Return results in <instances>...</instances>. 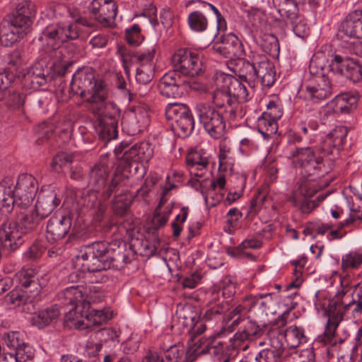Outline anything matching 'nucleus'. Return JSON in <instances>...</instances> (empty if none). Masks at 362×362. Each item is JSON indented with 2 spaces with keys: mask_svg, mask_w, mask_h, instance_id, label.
<instances>
[{
  "mask_svg": "<svg viewBox=\"0 0 362 362\" xmlns=\"http://www.w3.org/2000/svg\"><path fill=\"white\" fill-rule=\"evenodd\" d=\"M348 132L347 127L336 126L320 144L296 147L290 151L288 158L306 175L324 177L334 170L337 157L344 149Z\"/></svg>",
  "mask_w": 362,
  "mask_h": 362,
  "instance_id": "1",
  "label": "nucleus"
},
{
  "mask_svg": "<svg viewBox=\"0 0 362 362\" xmlns=\"http://www.w3.org/2000/svg\"><path fill=\"white\" fill-rule=\"evenodd\" d=\"M251 62L239 59L233 71L241 80L254 89L259 83L263 87H271L276 80V71L274 64L265 54H252L250 57Z\"/></svg>",
  "mask_w": 362,
  "mask_h": 362,
  "instance_id": "2",
  "label": "nucleus"
},
{
  "mask_svg": "<svg viewBox=\"0 0 362 362\" xmlns=\"http://www.w3.org/2000/svg\"><path fill=\"white\" fill-rule=\"evenodd\" d=\"M13 214H16V220L12 221L3 216L1 221V250L4 251L8 248L11 250H16L21 243V235L17 226L23 233H28L35 230L42 220L37 213L32 211L28 214H17L15 209Z\"/></svg>",
  "mask_w": 362,
  "mask_h": 362,
  "instance_id": "3",
  "label": "nucleus"
},
{
  "mask_svg": "<svg viewBox=\"0 0 362 362\" xmlns=\"http://www.w3.org/2000/svg\"><path fill=\"white\" fill-rule=\"evenodd\" d=\"M70 88L74 95L85 98L87 103L100 101L108 93L107 83L97 79L91 68L78 69L72 76Z\"/></svg>",
  "mask_w": 362,
  "mask_h": 362,
  "instance_id": "4",
  "label": "nucleus"
},
{
  "mask_svg": "<svg viewBox=\"0 0 362 362\" xmlns=\"http://www.w3.org/2000/svg\"><path fill=\"white\" fill-rule=\"evenodd\" d=\"M109 175L110 169L104 164L95 165L89 172L88 186L91 190L101 193L105 200L116 194L127 178L120 165L116 168L110 181L107 182Z\"/></svg>",
  "mask_w": 362,
  "mask_h": 362,
  "instance_id": "5",
  "label": "nucleus"
},
{
  "mask_svg": "<svg viewBox=\"0 0 362 362\" xmlns=\"http://www.w3.org/2000/svg\"><path fill=\"white\" fill-rule=\"evenodd\" d=\"M318 189L315 180L303 177L296 182L288 201L298 208L302 214H308L327 197L326 194H320L315 200H311L310 199L317 192Z\"/></svg>",
  "mask_w": 362,
  "mask_h": 362,
  "instance_id": "6",
  "label": "nucleus"
},
{
  "mask_svg": "<svg viewBox=\"0 0 362 362\" xmlns=\"http://www.w3.org/2000/svg\"><path fill=\"white\" fill-rule=\"evenodd\" d=\"M185 163L192 176V178L188 181V184L196 190L201 191L207 204L215 206L222 199V196L218 198L216 202L209 203V194L211 192L205 193L202 189L203 182L206 180L204 179L202 181L196 178L204 177L207 171L209 160L206 152L203 149H192L186 156Z\"/></svg>",
  "mask_w": 362,
  "mask_h": 362,
  "instance_id": "7",
  "label": "nucleus"
},
{
  "mask_svg": "<svg viewBox=\"0 0 362 362\" xmlns=\"http://www.w3.org/2000/svg\"><path fill=\"white\" fill-rule=\"evenodd\" d=\"M195 112L206 132L214 139H220L226 132L225 115L214 106L200 103L196 105Z\"/></svg>",
  "mask_w": 362,
  "mask_h": 362,
  "instance_id": "8",
  "label": "nucleus"
},
{
  "mask_svg": "<svg viewBox=\"0 0 362 362\" xmlns=\"http://www.w3.org/2000/svg\"><path fill=\"white\" fill-rule=\"evenodd\" d=\"M317 62L313 59L309 66L311 77L305 86L307 97L314 102H320L329 98L332 94V85L330 79L323 72V68L315 71Z\"/></svg>",
  "mask_w": 362,
  "mask_h": 362,
  "instance_id": "9",
  "label": "nucleus"
},
{
  "mask_svg": "<svg viewBox=\"0 0 362 362\" xmlns=\"http://www.w3.org/2000/svg\"><path fill=\"white\" fill-rule=\"evenodd\" d=\"M174 71L188 77L198 76L202 69V59L197 50L188 47L177 49L171 57Z\"/></svg>",
  "mask_w": 362,
  "mask_h": 362,
  "instance_id": "10",
  "label": "nucleus"
},
{
  "mask_svg": "<svg viewBox=\"0 0 362 362\" xmlns=\"http://www.w3.org/2000/svg\"><path fill=\"white\" fill-rule=\"evenodd\" d=\"M115 153L121 159L119 165L124 163L125 168L132 163L148 162L153 156V148L148 141L139 142L131 147L122 142L116 147Z\"/></svg>",
  "mask_w": 362,
  "mask_h": 362,
  "instance_id": "11",
  "label": "nucleus"
},
{
  "mask_svg": "<svg viewBox=\"0 0 362 362\" xmlns=\"http://www.w3.org/2000/svg\"><path fill=\"white\" fill-rule=\"evenodd\" d=\"M151 122L149 107L147 105L139 103L129 107L122 119L123 129L132 136L144 132Z\"/></svg>",
  "mask_w": 362,
  "mask_h": 362,
  "instance_id": "12",
  "label": "nucleus"
},
{
  "mask_svg": "<svg viewBox=\"0 0 362 362\" xmlns=\"http://www.w3.org/2000/svg\"><path fill=\"white\" fill-rule=\"evenodd\" d=\"M79 36L78 29L74 25H47L39 37V40L46 43L54 49H60L59 47L69 40H75Z\"/></svg>",
  "mask_w": 362,
  "mask_h": 362,
  "instance_id": "13",
  "label": "nucleus"
},
{
  "mask_svg": "<svg viewBox=\"0 0 362 362\" xmlns=\"http://www.w3.org/2000/svg\"><path fill=\"white\" fill-rule=\"evenodd\" d=\"M158 47L156 42H152L137 52H132L125 47L119 46L117 54L122 61L125 69L132 63H138L141 66H155L153 59Z\"/></svg>",
  "mask_w": 362,
  "mask_h": 362,
  "instance_id": "14",
  "label": "nucleus"
},
{
  "mask_svg": "<svg viewBox=\"0 0 362 362\" xmlns=\"http://www.w3.org/2000/svg\"><path fill=\"white\" fill-rule=\"evenodd\" d=\"M237 332L230 339L234 349L246 351L249 344L259 338L263 334L262 328L254 320L247 319L241 321Z\"/></svg>",
  "mask_w": 362,
  "mask_h": 362,
  "instance_id": "15",
  "label": "nucleus"
},
{
  "mask_svg": "<svg viewBox=\"0 0 362 362\" xmlns=\"http://www.w3.org/2000/svg\"><path fill=\"white\" fill-rule=\"evenodd\" d=\"M83 288L79 286H70L58 294V298L65 305H71L72 308L66 318L69 321H75V317L79 312H83L86 308H90L89 301L86 300L84 296Z\"/></svg>",
  "mask_w": 362,
  "mask_h": 362,
  "instance_id": "16",
  "label": "nucleus"
},
{
  "mask_svg": "<svg viewBox=\"0 0 362 362\" xmlns=\"http://www.w3.org/2000/svg\"><path fill=\"white\" fill-rule=\"evenodd\" d=\"M331 71L344 76L353 82L362 80V66L356 59L339 54H334L329 63Z\"/></svg>",
  "mask_w": 362,
  "mask_h": 362,
  "instance_id": "17",
  "label": "nucleus"
},
{
  "mask_svg": "<svg viewBox=\"0 0 362 362\" xmlns=\"http://www.w3.org/2000/svg\"><path fill=\"white\" fill-rule=\"evenodd\" d=\"M15 189V203L26 207L33 203L38 189V183L32 175L22 173L18 177Z\"/></svg>",
  "mask_w": 362,
  "mask_h": 362,
  "instance_id": "18",
  "label": "nucleus"
},
{
  "mask_svg": "<svg viewBox=\"0 0 362 362\" xmlns=\"http://www.w3.org/2000/svg\"><path fill=\"white\" fill-rule=\"evenodd\" d=\"M267 335L269 346L262 350L256 356V360L259 362L261 359L265 362H280L285 350L281 332L278 327H272L268 331Z\"/></svg>",
  "mask_w": 362,
  "mask_h": 362,
  "instance_id": "19",
  "label": "nucleus"
},
{
  "mask_svg": "<svg viewBox=\"0 0 362 362\" xmlns=\"http://www.w3.org/2000/svg\"><path fill=\"white\" fill-rule=\"evenodd\" d=\"M212 103L219 110H223V114L229 121H234L237 116L241 115V107L236 99L232 98L222 86L214 91Z\"/></svg>",
  "mask_w": 362,
  "mask_h": 362,
  "instance_id": "20",
  "label": "nucleus"
},
{
  "mask_svg": "<svg viewBox=\"0 0 362 362\" xmlns=\"http://www.w3.org/2000/svg\"><path fill=\"white\" fill-rule=\"evenodd\" d=\"M90 15L103 26L114 23L117 13V5L114 0H93L89 7Z\"/></svg>",
  "mask_w": 362,
  "mask_h": 362,
  "instance_id": "21",
  "label": "nucleus"
},
{
  "mask_svg": "<svg viewBox=\"0 0 362 362\" xmlns=\"http://www.w3.org/2000/svg\"><path fill=\"white\" fill-rule=\"evenodd\" d=\"M109 93L100 101L90 102L88 107L90 112L97 117L98 122H118L120 109L113 102H106Z\"/></svg>",
  "mask_w": 362,
  "mask_h": 362,
  "instance_id": "22",
  "label": "nucleus"
},
{
  "mask_svg": "<svg viewBox=\"0 0 362 362\" xmlns=\"http://www.w3.org/2000/svg\"><path fill=\"white\" fill-rule=\"evenodd\" d=\"M16 182L13 173L5 175L3 180H1V190L4 196H8L7 197H4L1 199V218L3 216H5L12 221L16 220V214H13L15 205Z\"/></svg>",
  "mask_w": 362,
  "mask_h": 362,
  "instance_id": "23",
  "label": "nucleus"
},
{
  "mask_svg": "<svg viewBox=\"0 0 362 362\" xmlns=\"http://www.w3.org/2000/svg\"><path fill=\"white\" fill-rule=\"evenodd\" d=\"M107 262L108 268L122 269L132 262L133 254L124 241L115 240L112 242Z\"/></svg>",
  "mask_w": 362,
  "mask_h": 362,
  "instance_id": "24",
  "label": "nucleus"
},
{
  "mask_svg": "<svg viewBox=\"0 0 362 362\" xmlns=\"http://www.w3.org/2000/svg\"><path fill=\"white\" fill-rule=\"evenodd\" d=\"M75 318L74 325L78 329H84L105 324L112 318V316L103 310H90V307L89 308H86L83 312H79Z\"/></svg>",
  "mask_w": 362,
  "mask_h": 362,
  "instance_id": "25",
  "label": "nucleus"
},
{
  "mask_svg": "<svg viewBox=\"0 0 362 362\" xmlns=\"http://www.w3.org/2000/svg\"><path fill=\"white\" fill-rule=\"evenodd\" d=\"M212 49L225 58H240L244 55L241 40L232 33L224 36L220 43L214 44Z\"/></svg>",
  "mask_w": 362,
  "mask_h": 362,
  "instance_id": "26",
  "label": "nucleus"
},
{
  "mask_svg": "<svg viewBox=\"0 0 362 362\" xmlns=\"http://www.w3.org/2000/svg\"><path fill=\"white\" fill-rule=\"evenodd\" d=\"M71 226L69 216L55 215L52 216L47 225L46 238L51 243L63 239L69 233Z\"/></svg>",
  "mask_w": 362,
  "mask_h": 362,
  "instance_id": "27",
  "label": "nucleus"
},
{
  "mask_svg": "<svg viewBox=\"0 0 362 362\" xmlns=\"http://www.w3.org/2000/svg\"><path fill=\"white\" fill-rule=\"evenodd\" d=\"M339 30L349 38L362 40V10L349 13L341 21Z\"/></svg>",
  "mask_w": 362,
  "mask_h": 362,
  "instance_id": "28",
  "label": "nucleus"
},
{
  "mask_svg": "<svg viewBox=\"0 0 362 362\" xmlns=\"http://www.w3.org/2000/svg\"><path fill=\"white\" fill-rule=\"evenodd\" d=\"M250 311V308H246V305L243 302L236 305L232 310L223 317V325L219 335H225L226 333H232L240 325L241 321L247 319L244 314Z\"/></svg>",
  "mask_w": 362,
  "mask_h": 362,
  "instance_id": "29",
  "label": "nucleus"
},
{
  "mask_svg": "<svg viewBox=\"0 0 362 362\" xmlns=\"http://www.w3.org/2000/svg\"><path fill=\"white\" fill-rule=\"evenodd\" d=\"M60 202L55 191L42 192L38 195L35 211L44 219L59 206Z\"/></svg>",
  "mask_w": 362,
  "mask_h": 362,
  "instance_id": "30",
  "label": "nucleus"
},
{
  "mask_svg": "<svg viewBox=\"0 0 362 362\" xmlns=\"http://www.w3.org/2000/svg\"><path fill=\"white\" fill-rule=\"evenodd\" d=\"M223 83V88L228 92L232 98H235L240 103L246 102L249 99V92L245 85L238 78L231 75H221L220 78Z\"/></svg>",
  "mask_w": 362,
  "mask_h": 362,
  "instance_id": "31",
  "label": "nucleus"
},
{
  "mask_svg": "<svg viewBox=\"0 0 362 362\" xmlns=\"http://www.w3.org/2000/svg\"><path fill=\"white\" fill-rule=\"evenodd\" d=\"M74 265L82 272H98L108 268V263H104L86 250L81 255L76 257Z\"/></svg>",
  "mask_w": 362,
  "mask_h": 362,
  "instance_id": "32",
  "label": "nucleus"
},
{
  "mask_svg": "<svg viewBox=\"0 0 362 362\" xmlns=\"http://www.w3.org/2000/svg\"><path fill=\"white\" fill-rule=\"evenodd\" d=\"M182 81L176 71H169L165 74L160 78L158 88L161 95L167 98H175L179 95V88Z\"/></svg>",
  "mask_w": 362,
  "mask_h": 362,
  "instance_id": "33",
  "label": "nucleus"
},
{
  "mask_svg": "<svg viewBox=\"0 0 362 362\" xmlns=\"http://www.w3.org/2000/svg\"><path fill=\"white\" fill-rule=\"evenodd\" d=\"M298 1L295 0H273V4L284 20L296 23L298 17Z\"/></svg>",
  "mask_w": 362,
  "mask_h": 362,
  "instance_id": "34",
  "label": "nucleus"
},
{
  "mask_svg": "<svg viewBox=\"0 0 362 362\" xmlns=\"http://www.w3.org/2000/svg\"><path fill=\"white\" fill-rule=\"evenodd\" d=\"M268 202H271V199L268 196V186L259 187L250 202L247 216L252 217L258 214L263 208L267 207L266 204Z\"/></svg>",
  "mask_w": 362,
  "mask_h": 362,
  "instance_id": "35",
  "label": "nucleus"
},
{
  "mask_svg": "<svg viewBox=\"0 0 362 362\" xmlns=\"http://www.w3.org/2000/svg\"><path fill=\"white\" fill-rule=\"evenodd\" d=\"M358 98L345 93L337 95L332 100L333 110L337 113L347 114L350 113L357 106Z\"/></svg>",
  "mask_w": 362,
  "mask_h": 362,
  "instance_id": "36",
  "label": "nucleus"
},
{
  "mask_svg": "<svg viewBox=\"0 0 362 362\" xmlns=\"http://www.w3.org/2000/svg\"><path fill=\"white\" fill-rule=\"evenodd\" d=\"M59 314L60 311L58 306L57 305H52L34 313L31 322L33 325L39 328H42L57 319L59 316Z\"/></svg>",
  "mask_w": 362,
  "mask_h": 362,
  "instance_id": "37",
  "label": "nucleus"
},
{
  "mask_svg": "<svg viewBox=\"0 0 362 362\" xmlns=\"http://www.w3.org/2000/svg\"><path fill=\"white\" fill-rule=\"evenodd\" d=\"M284 339L289 349H296L300 344L306 341L304 329L296 325L290 326L282 333Z\"/></svg>",
  "mask_w": 362,
  "mask_h": 362,
  "instance_id": "38",
  "label": "nucleus"
},
{
  "mask_svg": "<svg viewBox=\"0 0 362 362\" xmlns=\"http://www.w3.org/2000/svg\"><path fill=\"white\" fill-rule=\"evenodd\" d=\"M50 63L54 72L62 76H64L73 65V62L64 59L62 49L52 50Z\"/></svg>",
  "mask_w": 362,
  "mask_h": 362,
  "instance_id": "39",
  "label": "nucleus"
},
{
  "mask_svg": "<svg viewBox=\"0 0 362 362\" xmlns=\"http://www.w3.org/2000/svg\"><path fill=\"white\" fill-rule=\"evenodd\" d=\"M190 114L192 112L189 107L183 103H170L165 107L166 119L171 123H176Z\"/></svg>",
  "mask_w": 362,
  "mask_h": 362,
  "instance_id": "40",
  "label": "nucleus"
},
{
  "mask_svg": "<svg viewBox=\"0 0 362 362\" xmlns=\"http://www.w3.org/2000/svg\"><path fill=\"white\" fill-rule=\"evenodd\" d=\"M171 129L178 137L185 138L194 129V121L192 114L184 117L176 123H170Z\"/></svg>",
  "mask_w": 362,
  "mask_h": 362,
  "instance_id": "41",
  "label": "nucleus"
},
{
  "mask_svg": "<svg viewBox=\"0 0 362 362\" xmlns=\"http://www.w3.org/2000/svg\"><path fill=\"white\" fill-rule=\"evenodd\" d=\"M257 127L258 132L267 139L274 136L278 130L277 122L263 114L258 118Z\"/></svg>",
  "mask_w": 362,
  "mask_h": 362,
  "instance_id": "42",
  "label": "nucleus"
},
{
  "mask_svg": "<svg viewBox=\"0 0 362 362\" xmlns=\"http://www.w3.org/2000/svg\"><path fill=\"white\" fill-rule=\"evenodd\" d=\"M362 265V251H351L341 257V268L344 272L358 269Z\"/></svg>",
  "mask_w": 362,
  "mask_h": 362,
  "instance_id": "43",
  "label": "nucleus"
},
{
  "mask_svg": "<svg viewBox=\"0 0 362 362\" xmlns=\"http://www.w3.org/2000/svg\"><path fill=\"white\" fill-rule=\"evenodd\" d=\"M230 310L228 301L223 300L217 304L211 305L203 315L202 320L205 321L217 320L226 315Z\"/></svg>",
  "mask_w": 362,
  "mask_h": 362,
  "instance_id": "44",
  "label": "nucleus"
},
{
  "mask_svg": "<svg viewBox=\"0 0 362 362\" xmlns=\"http://www.w3.org/2000/svg\"><path fill=\"white\" fill-rule=\"evenodd\" d=\"M111 245L112 242L96 241L86 246V250L92 253L93 256L103 260L104 263H107L109 255H110V249Z\"/></svg>",
  "mask_w": 362,
  "mask_h": 362,
  "instance_id": "45",
  "label": "nucleus"
},
{
  "mask_svg": "<svg viewBox=\"0 0 362 362\" xmlns=\"http://www.w3.org/2000/svg\"><path fill=\"white\" fill-rule=\"evenodd\" d=\"M187 23L189 28L197 33L204 32L208 27L206 17L199 11H194L189 13Z\"/></svg>",
  "mask_w": 362,
  "mask_h": 362,
  "instance_id": "46",
  "label": "nucleus"
},
{
  "mask_svg": "<svg viewBox=\"0 0 362 362\" xmlns=\"http://www.w3.org/2000/svg\"><path fill=\"white\" fill-rule=\"evenodd\" d=\"M1 36V45L6 47L11 46L27 35V31L16 30L8 25V28H4Z\"/></svg>",
  "mask_w": 362,
  "mask_h": 362,
  "instance_id": "47",
  "label": "nucleus"
},
{
  "mask_svg": "<svg viewBox=\"0 0 362 362\" xmlns=\"http://www.w3.org/2000/svg\"><path fill=\"white\" fill-rule=\"evenodd\" d=\"M118 122H98L96 131L99 137L105 142L110 141L117 137Z\"/></svg>",
  "mask_w": 362,
  "mask_h": 362,
  "instance_id": "48",
  "label": "nucleus"
},
{
  "mask_svg": "<svg viewBox=\"0 0 362 362\" xmlns=\"http://www.w3.org/2000/svg\"><path fill=\"white\" fill-rule=\"evenodd\" d=\"M222 350V346H210L208 343L206 346L201 349V346L199 345L194 350H188L186 352L185 358L182 362H194L198 356L201 354H210L212 355H218Z\"/></svg>",
  "mask_w": 362,
  "mask_h": 362,
  "instance_id": "49",
  "label": "nucleus"
},
{
  "mask_svg": "<svg viewBox=\"0 0 362 362\" xmlns=\"http://www.w3.org/2000/svg\"><path fill=\"white\" fill-rule=\"evenodd\" d=\"M332 228L330 223H325L320 221H310L305 223L303 233L305 235H312L315 238L317 235H324Z\"/></svg>",
  "mask_w": 362,
  "mask_h": 362,
  "instance_id": "50",
  "label": "nucleus"
},
{
  "mask_svg": "<svg viewBox=\"0 0 362 362\" xmlns=\"http://www.w3.org/2000/svg\"><path fill=\"white\" fill-rule=\"evenodd\" d=\"M9 25L16 30L27 31L33 24V21L28 18V16H20L19 13L13 11V13L5 18Z\"/></svg>",
  "mask_w": 362,
  "mask_h": 362,
  "instance_id": "51",
  "label": "nucleus"
},
{
  "mask_svg": "<svg viewBox=\"0 0 362 362\" xmlns=\"http://www.w3.org/2000/svg\"><path fill=\"white\" fill-rule=\"evenodd\" d=\"M27 300L25 291L21 289H13L3 299V303L10 308L18 307Z\"/></svg>",
  "mask_w": 362,
  "mask_h": 362,
  "instance_id": "52",
  "label": "nucleus"
},
{
  "mask_svg": "<svg viewBox=\"0 0 362 362\" xmlns=\"http://www.w3.org/2000/svg\"><path fill=\"white\" fill-rule=\"evenodd\" d=\"M39 269L35 267L24 266L18 273L17 278L22 287H27L29 281H35L38 279L36 276Z\"/></svg>",
  "mask_w": 362,
  "mask_h": 362,
  "instance_id": "53",
  "label": "nucleus"
},
{
  "mask_svg": "<svg viewBox=\"0 0 362 362\" xmlns=\"http://www.w3.org/2000/svg\"><path fill=\"white\" fill-rule=\"evenodd\" d=\"M292 264L294 266V269L293 272V279L287 284L286 288L289 290L291 288H298L303 281V264L301 263V261H293Z\"/></svg>",
  "mask_w": 362,
  "mask_h": 362,
  "instance_id": "54",
  "label": "nucleus"
},
{
  "mask_svg": "<svg viewBox=\"0 0 362 362\" xmlns=\"http://www.w3.org/2000/svg\"><path fill=\"white\" fill-rule=\"evenodd\" d=\"M14 11L33 21L36 14L35 6L30 0H19Z\"/></svg>",
  "mask_w": 362,
  "mask_h": 362,
  "instance_id": "55",
  "label": "nucleus"
},
{
  "mask_svg": "<svg viewBox=\"0 0 362 362\" xmlns=\"http://www.w3.org/2000/svg\"><path fill=\"white\" fill-rule=\"evenodd\" d=\"M155 66H141L136 69V81L141 84L150 83L154 77Z\"/></svg>",
  "mask_w": 362,
  "mask_h": 362,
  "instance_id": "56",
  "label": "nucleus"
},
{
  "mask_svg": "<svg viewBox=\"0 0 362 362\" xmlns=\"http://www.w3.org/2000/svg\"><path fill=\"white\" fill-rule=\"evenodd\" d=\"M125 38L128 44L131 45H139L143 40L139 25L138 24H134L131 28L127 29Z\"/></svg>",
  "mask_w": 362,
  "mask_h": 362,
  "instance_id": "57",
  "label": "nucleus"
},
{
  "mask_svg": "<svg viewBox=\"0 0 362 362\" xmlns=\"http://www.w3.org/2000/svg\"><path fill=\"white\" fill-rule=\"evenodd\" d=\"M13 352L18 362H27L28 361L32 360L34 357L33 349L24 342H22L21 345Z\"/></svg>",
  "mask_w": 362,
  "mask_h": 362,
  "instance_id": "58",
  "label": "nucleus"
},
{
  "mask_svg": "<svg viewBox=\"0 0 362 362\" xmlns=\"http://www.w3.org/2000/svg\"><path fill=\"white\" fill-rule=\"evenodd\" d=\"M46 250L45 246L40 241H35L25 252L24 257L29 260H35L42 257Z\"/></svg>",
  "mask_w": 362,
  "mask_h": 362,
  "instance_id": "59",
  "label": "nucleus"
},
{
  "mask_svg": "<svg viewBox=\"0 0 362 362\" xmlns=\"http://www.w3.org/2000/svg\"><path fill=\"white\" fill-rule=\"evenodd\" d=\"M72 163V158L70 155L62 152L57 154L51 162V168L58 172L62 167L66 166Z\"/></svg>",
  "mask_w": 362,
  "mask_h": 362,
  "instance_id": "60",
  "label": "nucleus"
},
{
  "mask_svg": "<svg viewBox=\"0 0 362 362\" xmlns=\"http://www.w3.org/2000/svg\"><path fill=\"white\" fill-rule=\"evenodd\" d=\"M184 354V349L178 346H171L164 351V356L160 358L164 362H179L180 358Z\"/></svg>",
  "mask_w": 362,
  "mask_h": 362,
  "instance_id": "61",
  "label": "nucleus"
},
{
  "mask_svg": "<svg viewBox=\"0 0 362 362\" xmlns=\"http://www.w3.org/2000/svg\"><path fill=\"white\" fill-rule=\"evenodd\" d=\"M188 215V207L184 206L181 209V214H178L172 223L174 237H178L182 230V223L185 221Z\"/></svg>",
  "mask_w": 362,
  "mask_h": 362,
  "instance_id": "62",
  "label": "nucleus"
},
{
  "mask_svg": "<svg viewBox=\"0 0 362 362\" xmlns=\"http://www.w3.org/2000/svg\"><path fill=\"white\" fill-rule=\"evenodd\" d=\"M115 194V199L112 204V208L118 215H124L130 206L131 202L127 197L117 196Z\"/></svg>",
  "mask_w": 362,
  "mask_h": 362,
  "instance_id": "63",
  "label": "nucleus"
},
{
  "mask_svg": "<svg viewBox=\"0 0 362 362\" xmlns=\"http://www.w3.org/2000/svg\"><path fill=\"white\" fill-rule=\"evenodd\" d=\"M21 334L18 332H11L6 333L4 337V340L7 347L14 351L22 344Z\"/></svg>",
  "mask_w": 362,
  "mask_h": 362,
  "instance_id": "64",
  "label": "nucleus"
}]
</instances>
